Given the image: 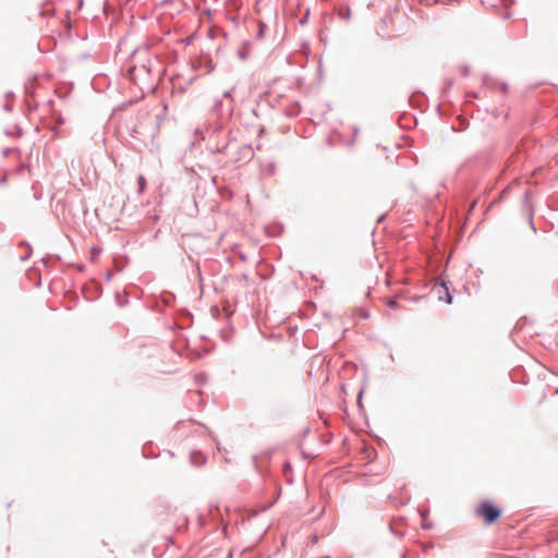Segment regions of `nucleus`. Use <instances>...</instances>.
Masks as SVG:
<instances>
[{
  "label": "nucleus",
  "instance_id": "4",
  "mask_svg": "<svg viewBox=\"0 0 558 558\" xmlns=\"http://www.w3.org/2000/svg\"><path fill=\"white\" fill-rule=\"evenodd\" d=\"M138 183H140V185H141V189H144L145 180H144V178H143V177H141V178L138 179Z\"/></svg>",
  "mask_w": 558,
  "mask_h": 558
},
{
  "label": "nucleus",
  "instance_id": "3",
  "mask_svg": "<svg viewBox=\"0 0 558 558\" xmlns=\"http://www.w3.org/2000/svg\"><path fill=\"white\" fill-rule=\"evenodd\" d=\"M387 305L391 308H395V307H397V302L395 300L390 299L387 301Z\"/></svg>",
  "mask_w": 558,
  "mask_h": 558
},
{
  "label": "nucleus",
  "instance_id": "2",
  "mask_svg": "<svg viewBox=\"0 0 558 558\" xmlns=\"http://www.w3.org/2000/svg\"><path fill=\"white\" fill-rule=\"evenodd\" d=\"M440 289H444V290L446 291V294H447V299H446V301H447L448 303H451V296H450V294H449V292H448V289H447L444 284L440 287Z\"/></svg>",
  "mask_w": 558,
  "mask_h": 558
},
{
  "label": "nucleus",
  "instance_id": "1",
  "mask_svg": "<svg viewBox=\"0 0 558 558\" xmlns=\"http://www.w3.org/2000/svg\"><path fill=\"white\" fill-rule=\"evenodd\" d=\"M475 512L478 517L483 518L487 524L494 523L501 514L500 509L489 501L481 502Z\"/></svg>",
  "mask_w": 558,
  "mask_h": 558
}]
</instances>
